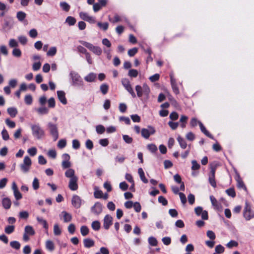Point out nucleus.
Masks as SVG:
<instances>
[{"mask_svg": "<svg viewBox=\"0 0 254 254\" xmlns=\"http://www.w3.org/2000/svg\"><path fill=\"white\" fill-rule=\"evenodd\" d=\"M71 85L75 87H81L83 85V81L80 75L75 71H71L69 73Z\"/></svg>", "mask_w": 254, "mask_h": 254, "instance_id": "obj_1", "label": "nucleus"}, {"mask_svg": "<svg viewBox=\"0 0 254 254\" xmlns=\"http://www.w3.org/2000/svg\"><path fill=\"white\" fill-rule=\"evenodd\" d=\"M31 128L32 135L37 139L42 138L45 135V132L39 125H31Z\"/></svg>", "mask_w": 254, "mask_h": 254, "instance_id": "obj_2", "label": "nucleus"}, {"mask_svg": "<svg viewBox=\"0 0 254 254\" xmlns=\"http://www.w3.org/2000/svg\"><path fill=\"white\" fill-rule=\"evenodd\" d=\"M47 127L49 129L50 134L54 138V141L58 139L59 137V131L57 125L49 122L47 124Z\"/></svg>", "mask_w": 254, "mask_h": 254, "instance_id": "obj_3", "label": "nucleus"}, {"mask_svg": "<svg viewBox=\"0 0 254 254\" xmlns=\"http://www.w3.org/2000/svg\"><path fill=\"white\" fill-rule=\"evenodd\" d=\"M243 215L247 220H250L251 219L254 217V212L251 211V206L247 201L245 203Z\"/></svg>", "mask_w": 254, "mask_h": 254, "instance_id": "obj_4", "label": "nucleus"}, {"mask_svg": "<svg viewBox=\"0 0 254 254\" xmlns=\"http://www.w3.org/2000/svg\"><path fill=\"white\" fill-rule=\"evenodd\" d=\"M122 83L125 88L129 92V93L131 95L132 98L136 97V94L134 93L131 85L130 84V81L127 78H123L122 80Z\"/></svg>", "mask_w": 254, "mask_h": 254, "instance_id": "obj_5", "label": "nucleus"}, {"mask_svg": "<svg viewBox=\"0 0 254 254\" xmlns=\"http://www.w3.org/2000/svg\"><path fill=\"white\" fill-rule=\"evenodd\" d=\"M155 129L154 127L151 126H148L147 128H143L141 130V134L143 137L147 139L150 135L155 133Z\"/></svg>", "mask_w": 254, "mask_h": 254, "instance_id": "obj_6", "label": "nucleus"}, {"mask_svg": "<svg viewBox=\"0 0 254 254\" xmlns=\"http://www.w3.org/2000/svg\"><path fill=\"white\" fill-rule=\"evenodd\" d=\"M31 165V159L28 156L24 157L23 162L20 165V169L22 171L23 173H26L29 170Z\"/></svg>", "mask_w": 254, "mask_h": 254, "instance_id": "obj_7", "label": "nucleus"}, {"mask_svg": "<svg viewBox=\"0 0 254 254\" xmlns=\"http://www.w3.org/2000/svg\"><path fill=\"white\" fill-rule=\"evenodd\" d=\"M70 177L68 187L71 190H76L78 189L77 181L78 178L76 176H66Z\"/></svg>", "mask_w": 254, "mask_h": 254, "instance_id": "obj_8", "label": "nucleus"}, {"mask_svg": "<svg viewBox=\"0 0 254 254\" xmlns=\"http://www.w3.org/2000/svg\"><path fill=\"white\" fill-rule=\"evenodd\" d=\"M194 211L197 216L201 215L203 220H206L208 219V212L206 210H203L201 206H197L195 208Z\"/></svg>", "mask_w": 254, "mask_h": 254, "instance_id": "obj_9", "label": "nucleus"}, {"mask_svg": "<svg viewBox=\"0 0 254 254\" xmlns=\"http://www.w3.org/2000/svg\"><path fill=\"white\" fill-rule=\"evenodd\" d=\"M103 210V205L99 202H96L94 205L91 207V211L95 215H98L101 213Z\"/></svg>", "mask_w": 254, "mask_h": 254, "instance_id": "obj_10", "label": "nucleus"}, {"mask_svg": "<svg viewBox=\"0 0 254 254\" xmlns=\"http://www.w3.org/2000/svg\"><path fill=\"white\" fill-rule=\"evenodd\" d=\"M71 164L69 160L63 161L62 166L63 169H68L65 172L64 175H74V170L72 169H70Z\"/></svg>", "mask_w": 254, "mask_h": 254, "instance_id": "obj_11", "label": "nucleus"}, {"mask_svg": "<svg viewBox=\"0 0 254 254\" xmlns=\"http://www.w3.org/2000/svg\"><path fill=\"white\" fill-rule=\"evenodd\" d=\"M82 200L77 195H73L71 199V203L75 208H79L81 205Z\"/></svg>", "mask_w": 254, "mask_h": 254, "instance_id": "obj_12", "label": "nucleus"}, {"mask_svg": "<svg viewBox=\"0 0 254 254\" xmlns=\"http://www.w3.org/2000/svg\"><path fill=\"white\" fill-rule=\"evenodd\" d=\"M61 219H63L64 223H68L71 221L72 215L65 211H63L59 215Z\"/></svg>", "mask_w": 254, "mask_h": 254, "instance_id": "obj_13", "label": "nucleus"}, {"mask_svg": "<svg viewBox=\"0 0 254 254\" xmlns=\"http://www.w3.org/2000/svg\"><path fill=\"white\" fill-rule=\"evenodd\" d=\"M113 218L109 215H106L104 218L103 226L106 230H108L112 224Z\"/></svg>", "mask_w": 254, "mask_h": 254, "instance_id": "obj_14", "label": "nucleus"}, {"mask_svg": "<svg viewBox=\"0 0 254 254\" xmlns=\"http://www.w3.org/2000/svg\"><path fill=\"white\" fill-rule=\"evenodd\" d=\"M12 189L13 190V193L15 198L16 200H19L22 198V194L19 191L16 183L13 182L12 184Z\"/></svg>", "mask_w": 254, "mask_h": 254, "instance_id": "obj_15", "label": "nucleus"}, {"mask_svg": "<svg viewBox=\"0 0 254 254\" xmlns=\"http://www.w3.org/2000/svg\"><path fill=\"white\" fill-rule=\"evenodd\" d=\"M57 96L59 100L64 105L67 104V100L65 97V94L63 91H58Z\"/></svg>", "mask_w": 254, "mask_h": 254, "instance_id": "obj_16", "label": "nucleus"}, {"mask_svg": "<svg viewBox=\"0 0 254 254\" xmlns=\"http://www.w3.org/2000/svg\"><path fill=\"white\" fill-rule=\"evenodd\" d=\"M13 22L12 18L9 17L7 18L4 19V23L3 25V28L4 29L8 28L10 29L13 26Z\"/></svg>", "mask_w": 254, "mask_h": 254, "instance_id": "obj_17", "label": "nucleus"}, {"mask_svg": "<svg viewBox=\"0 0 254 254\" xmlns=\"http://www.w3.org/2000/svg\"><path fill=\"white\" fill-rule=\"evenodd\" d=\"M210 199L211 202L212 203V206L214 207V209L219 210L221 208V204L218 202L217 199L215 198L213 195L210 196Z\"/></svg>", "mask_w": 254, "mask_h": 254, "instance_id": "obj_18", "label": "nucleus"}, {"mask_svg": "<svg viewBox=\"0 0 254 254\" xmlns=\"http://www.w3.org/2000/svg\"><path fill=\"white\" fill-rule=\"evenodd\" d=\"M198 124L199 126L200 129L201 131L207 137L211 138L214 139V137L213 135L206 129L205 127L203 126L202 123L201 122H198Z\"/></svg>", "mask_w": 254, "mask_h": 254, "instance_id": "obj_19", "label": "nucleus"}, {"mask_svg": "<svg viewBox=\"0 0 254 254\" xmlns=\"http://www.w3.org/2000/svg\"><path fill=\"white\" fill-rule=\"evenodd\" d=\"M220 164L217 161H213L209 164L210 173L211 175H215L216 168L219 166Z\"/></svg>", "mask_w": 254, "mask_h": 254, "instance_id": "obj_20", "label": "nucleus"}, {"mask_svg": "<svg viewBox=\"0 0 254 254\" xmlns=\"http://www.w3.org/2000/svg\"><path fill=\"white\" fill-rule=\"evenodd\" d=\"M2 205L3 207L5 209H8L11 205V200L8 197H4L2 199Z\"/></svg>", "mask_w": 254, "mask_h": 254, "instance_id": "obj_21", "label": "nucleus"}, {"mask_svg": "<svg viewBox=\"0 0 254 254\" xmlns=\"http://www.w3.org/2000/svg\"><path fill=\"white\" fill-rule=\"evenodd\" d=\"M235 179L237 183V187L240 189H244L246 190L247 188L243 181L242 179L241 178L240 176H236Z\"/></svg>", "mask_w": 254, "mask_h": 254, "instance_id": "obj_22", "label": "nucleus"}, {"mask_svg": "<svg viewBox=\"0 0 254 254\" xmlns=\"http://www.w3.org/2000/svg\"><path fill=\"white\" fill-rule=\"evenodd\" d=\"M24 233L29 236H33L35 234V232L32 226L28 225L25 226Z\"/></svg>", "mask_w": 254, "mask_h": 254, "instance_id": "obj_23", "label": "nucleus"}, {"mask_svg": "<svg viewBox=\"0 0 254 254\" xmlns=\"http://www.w3.org/2000/svg\"><path fill=\"white\" fill-rule=\"evenodd\" d=\"M84 246L85 248H89L94 245V242L91 239H85L83 240Z\"/></svg>", "mask_w": 254, "mask_h": 254, "instance_id": "obj_24", "label": "nucleus"}, {"mask_svg": "<svg viewBox=\"0 0 254 254\" xmlns=\"http://www.w3.org/2000/svg\"><path fill=\"white\" fill-rule=\"evenodd\" d=\"M177 140L182 148L185 149L187 147V144L186 141L181 136H178V137H177Z\"/></svg>", "mask_w": 254, "mask_h": 254, "instance_id": "obj_25", "label": "nucleus"}, {"mask_svg": "<svg viewBox=\"0 0 254 254\" xmlns=\"http://www.w3.org/2000/svg\"><path fill=\"white\" fill-rule=\"evenodd\" d=\"M8 114L12 118H14L17 114V110L16 108L14 107H10L8 108L7 110Z\"/></svg>", "mask_w": 254, "mask_h": 254, "instance_id": "obj_26", "label": "nucleus"}, {"mask_svg": "<svg viewBox=\"0 0 254 254\" xmlns=\"http://www.w3.org/2000/svg\"><path fill=\"white\" fill-rule=\"evenodd\" d=\"M26 14L23 11H18L16 13V18L20 22H22L26 18Z\"/></svg>", "mask_w": 254, "mask_h": 254, "instance_id": "obj_27", "label": "nucleus"}, {"mask_svg": "<svg viewBox=\"0 0 254 254\" xmlns=\"http://www.w3.org/2000/svg\"><path fill=\"white\" fill-rule=\"evenodd\" d=\"M46 248L50 252L53 251L55 249L54 243L51 240H47L46 242Z\"/></svg>", "mask_w": 254, "mask_h": 254, "instance_id": "obj_28", "label": "nucleus"}, {"mask_svg": "<svg viewBox=\"0 0 254 254\" xmlns=\"http://www.w3.org/2000/svg\"><path fill=\"white\" fill-rule=\"evenodd\" d=\"M96 75L94 73H90L84 77V79L87 82H93L95 80Z\"/></svg>", "mask_w": 254, "mask_h": 254, "instance_id": "obj_29", "label": "nucleus"}, {"mask_svg": "<svg viewBox=\"0 0 254 254\" xmlns=\"http://www.w3.org/2000/svg\"><path fill=\"white\" fill-rule=\"evenodd\" d=\"M60 5L62 9L66 12L68 11L70 9V6L66 2H61Z\"/></svg>", "mask_w": 254, "mask_h": 254, "instance_id": "obj_30", "label": "nucleus"}, {"mask_svg": "<svg viewBox=\"0 0 254 254\" xmlns=\"http://www.w3.org/2000/svg\"><path fill=\"white\" fill-rule=\"evenodd\" d=\"M100 90L103 95L106 94L109 90V86L105 83L101 85Z\"/></svg>", "mask_w": 254, "mask_h": 254, "instance_id": "obj_31", "label": "nucleus"}, {"mask_svg": "<svg viewBox=\"0 0 254 254\" xmlns=\"http://www.w3.org/2000/svg\"><path fill=\"white\" fill-rule=\"evenodd\" d=\"M10 246L12 248L18 250L20 249L21 245L18 241H13L10 242Z\"/></svg>", "mask_w": 254, "mask_h": 254, "instance_id": "obj_32", "label": "nucleus"}, {"mask_svg": "<svg viewBox=\"0 0 254 254\" xmlns=\"http://www.w3.org/2000/svg\"><path fill=\"white\" fill-rule=\"evenodd\" d=\"M76 21L75 18L70 16H67L65 20V22L67 23L69 26L74 25Z\"/></svg>", "mask_w": 254, "mask_h": 254, "instance_id": "obj_33", "label": "nucleus"}, {"mask_svg": "<svg viewBox=\"0 0 254 254\" xmlns=\"http://www.w3.org/2000/svg\"><path fill=\"white\" fill-rule=\"evenodd\" d=\"M37 220L38 222L40 223H41L43 227L46 229L47 230L48 229V225L47 224V222L46 220L43 219L42 218H40L39 217H37Z\"/></svg>", "mask_w": 254, "mask_h": 254, "instance_id": "obj_34", "label": "nucleus"}, {"mask_svg": "<svg viewBox=\"0 0 254 254\" xmlns=\"http://www.w3.org/2000/svg\"><path fill=\"white\" fill-rule=\"evenodd\" d=\"M57 53V48L56 47H52L47 53L48 56L53 57Z\"/></svg>", "mask_w": 254, "mask_h": 254, "instance_id": "obj_35", "label": "nucleus"}, {"mask_svg": "<svg viewBox=\"0 0 254 254\" xmlns=\"http://www.w3.org/2000/svg\"><path fill=\"white\" fill-rule=\"evenodd\" d=\"M37 112L40 115L47 114L49 112V110L45 107H42L37 109Z\"/></svg>", "mask_w": 254, "mask_h": 254, "instance_id": "obj_36", "label": "nucleus"}, {"mask_svg": "<svg viewBox=\"0 0 254 254\" xmlns=\"http://www.w3.org/2000/svg\"><path fill=\"white\" fill-rule=\"evenodd\" d=\"M14 226L8 225L5 227L4 232L7 234H10L14 232Z\"/></svg>", "mask_w": 254, "mask_h": 254, "instance_id": "obj_37", "label": "nucleus"}, {"mask_svg": "<svg viewBox=\"0 0 254 254\" xmlns=\"http://www.w3.org/2000/svg\"><path fill=\"white\" fill-rule=\"evenodd\" d=\"M97 25L100 29L103 30L104 31H106L108 28L109 24L108 22L102 23L98 22L97 23Z\"/></svg>", "mask_w": 254, "mask_h": 254, "instance_id": "obj_38", "label": "nucleus"}, {"mask_svg": "<svg viewBox=\"0 0 254 254\" xmlns=\"http://www.w3.org/2000/svg\"><path fill=\"white\" fill-rule=\"evenodd\" d=\"M135 90L136 91L137 96L140 98L143 95V89L141 86L137 85L135 86Z\"/></svg>", "mask_w": 254, "mask_h": 254, "instance_id": "obj_39", "label": "nucleus"}, {"mask_svg": "<svg viewBox=\"0 0 254 254\" xmlns=\"http://www.w3.org/2000/svg\"><path fill=\"white\" fill-rule=\"evenodd\" d=\"M80 232L83 236H85L89 233V229L86 226H82L80 228Z\"/></svg>", "mask_w": 254, "mask_h": 254, "instance_id": "obj_40", "label": "nucleus"}, {"mask_svg": "<svg viewBox=\"0 0 254 254\" xmlns=\"http://www.w3.org/2000/svg\"><path fill=\"white\" fill-rule=\"evenodd\" d=\"M91 227L94 230L98 231L100 228V223L98 221H94L92 223Z\"/></svg>", "mask_w": 254, "mask_h": 254, "instance_id": "obj_41", "label": "nucleus"}, {"mask_svg": "<svg viewBox=\"0 0 254 254\" xmlns=\"http://www.w3.org/2000/svg\"><path fill=\"white\" fill-rule=\"evenodd\" d=\"M148 243L151 246H156L158 244L157 239L154 237H150L148 238Z\"/></svg>", "mask_w": 254, "mask_h": 254, "instance_id": "obj_42", "label": "nucleus"}, {"mask_svg": "<svg viewBox=\"0 0 254 254\" xmlns=\"http://www.w3.org/2000/svg\"><path fill=\"white\" fill-rule=\"evenodd\" d=\"M62 233L61 230L58 224H55L54 226V233L56 236L60 235Z\"/></svg>", "mask_w": 254, "mask_h": 254, "instance_id": "obj_43", "label": "nucleus"}, {"mask_svg": "<svg viewBox=\"0 0 254 254\" xmlns=\"http://www.w3.org/2000/svg\"><path fill=\"white\" fill-rule=\"evenodd\" d=\"M105 128L103 125H98L96 127V131L98 134H102L105 132Z\"/></svg>", "mask_w": 254, "mask_h": 254, "instance_id": "obj_44", "label": "nucleus"}, {"mask_svg": "<svg viewBox=\"0 0 254 254\" xmlns=\"http://www.w3.org/2000/svg\"><path fill=\"white\" fill-rule=\"evenodd\" d=\"M138 71L136 69H129L128 73V75L130 77H136L137 76Z\"/></svg>", "mask_w": 254, "mask_h": 254, "instance_id": "obj_45", "label": "nucleus"}, {"mask_svg": "<svg viewBox=\"0 0 254 254\" xmlns=\"http://www.w3.org/2000/svg\"><path fill=\"white\" fill-rule=\"evenodd\" d=\"M224 247L221 245H218L215 247V253L216 254H222L224 252Z\"/></svg>", "mask_w": 254, "mask_h": 254, "instance_id": "obj_46", "label": "nucleus"}, {"mask_svg": "<svg viewBox=\"0 0 254 254\" xmlns=\"http://www.w3.org/2000/svg\"><path fill=\"white\" fill-rule=\"evenodd\" d=\"M1 135L4 140H7L9 139L8 133L5 128H3L1 131Z\"/></svg>", "mask_w": 254, "mask_h": 254, "instance_id": "obj_47", "label": "nucleus"}, {"mask_svg": "<svg viewBox=\"0 0 254 254\" xmlns=\"http://www.w3.org/2000/svg\"><path fill=\"white\" fill-rule=\"evenodd\" d=\"M208 180L211 186L214 188H215L216 187V183L215 181V176H209Z\"/></svg>", "mask_w": 254, "mask_h": 254, "instance_id": "obj_48", "label": "nucleus"}, {"mask_svg": "<svg viewBox=\"0 0 254 254\" xmlns=\"http://www.w3.org/2000/svg\"><path fill=\"white\" fill-rule=\"evenodd\" d=\"M147 148L152 153H155L157 150V147L154 144L147 145Z\"/></svg>", "mask_w": 254, "mask_h": 254, "instance_id": "obj_49", "label": "nucleus"}, {"mask_svg": "<svg viewBox=\"0 0 254 254\" xmlns=\"http://www.w3.org/2000/svg\"><path fill=\"white\" fill-rule=\"evenodd\" d=\"M66 141L64 139H60L58 143V146L59 148L62 149L65 147Z\"/></svg>", "mask_w": 254, "mask_h": 254, "instance_id": "obj_50", "label": "nucleus"}, {"mask_svg": "<svg viewBox=\"0 0 254 254\" xmlns=\"http://www.w3.org/2000/svg\"><path fill=\"white\" fill-rule=\"evenodd\" d=\"M32 97L30 95H27L25 96L24 98L25 103L28 105H31L32 103Z\"/></svg>", "mask_w": 254, "mask_h": 254, "instance_id": "obj_51", "label": "nucleus"}, {"mask_svg": "<svg viewBox=\"0 0 254 254\" xmlns=\"http://www.w3.org/2000/svg\"><path fill=\"white\" fill-rule=\"evenodd\" d=\"M227 194L232 197H234L236 196V193L233 188H230L226 190Z\"/></svg>", "mask_w": 254, "mask_h": 254, "instance_id": "obj_52", "label": "nucleus"}, {"mask_svg": "<svg viewBox=\"0 0 254 254\" xmlns=\"http://www.w3.org/2000/svg\"><path fill=\"white\" fill-rule=\"evenodd\" d=\"M103 193L101 190H95L94 192V196L96 198H101L102 197Z\"/></svg>", "mask_w": 254, "mask_h": 254, "instance_id": "obj_53", "label": "nucleus"}, {"mask_svg": "<svg viewBox=\"0 0 254 254\" xmlns=\"http://www.w3.org/2000/svg\"><path fill=\"white\" fill-rule=\"evenodd\" d=\"M123 138L127 143L130 144L132 142L133 139L128 135H123Z\"/></svg>", "mask_w": 254, "mask_h": 254, "instance_id": "obj_54", "label": "nucleus"}, {"mask_svg": "<svg viewBox=\"0 0 254 254\" xmlns=\"http://www.w3.org/2000/svg\"><path fill=\"white\" fill-rule=\"evenodd\" d=\"M5 124L7 126H8L10 128H14L15 127V123L13 121L10 120L9 119H6L5 120Z\"/></svg>", "mask_w": 254, "mask_h": 254, "instance_id": "obj_55", "label": "nucleus"}, {"mask_svg": "<svg viewBox=\"0 0 254 254\" xmlns=\"http://www.w3.org/2000/svg\"><path fill=\"white\" fill-rule=\"evenodd\" d=\"M158 202L164 206H166L168 204L167 200L163 196H159L158 197Z\"/></svg>", "mask_w": 254, "mask_h": 254, "instance_id": "obj_56", "label": "nucleus"}, {"mask_svg": "<svg viewBox=\"0 0 254 254\" xmlns=\"http://www.w3.org/2000/svg\"><path fill=\"white\" fill-rule=\"evenodd\" d=\"M32 187L34 190H37L39 188V180L37 178H35L33 183H32Z\"/></svg>", "mask_w": 254, "mask_h": 254, "instance_id": "obj_57", "label": "nucleus"}, {"mask_svg": "<svg viewBox=\"0 0 254 254\" xmlns=\"http://www.w3.org/2000/svg\"><path fill=\"white\" fill-rule=\"evenodd\" d=\"M19 42L23 45H25L27 42V39L26 36H20L18 37Z\"/></svg>", "mask_w": 254, "mask_h": 254, "instance_id": "obj_58", "label": "nucleus"}, {"mask_svg": "<svg viewBox=\"0 0 254 254\" xmlns=\"http://www.w3.org/2000/svg\"><path fill=\"white\" fill-rule=\"evenodd\" d=\"M162 241L165 245L168 246L171 243V239L169 237H165L162 239Z\"/></svg>", "mask_w": 254, "mask_h": 254, "instance_id": "obj_59", "label": "nucleus"}, {"mask_svg": "<svg viewBox=\"0 0 254 254\" xmlns=\"http://www.w3.org/2000/svg\"><path fill=\"white\" fill-rule=\"evenodd\" d=\"M159 77L160 75L158 73H156L150 76L149 79L152 82H154L158 81L159 79Z\"/></svg>", "mask_w": 254, "mask_h": 254, "instance_id": "obj_60", "label": "nucleus"}, {"mask_svg": "<svg viewBox=\"0 0 254 254\" xmlns=\"http://www.w3.org/2000/svg\"><path fill=\"white\" fill-rule=\"evenodd\" d=\"M137 51L138 49L137 48H132L128 51V55L130 57H133L137 53Z\"/></svg>", "mask_w": 254, "mask_h": 254, "instance_id": "obj_61", "label": "nucleus"}, {"mask_svg": "<svg viewBox=\"0 0 254 254\" xmlns=\"http://www.w3.org/2000/svg\"><path fill=\"white\" fill-rule=\"evenodd\" d=\"M48 106L49 108H53L55 107V100L53 97L50 98L48 100Z\"/></svg>", "mask_w": 254, "mask_h": 254, "instance_id": "obj_62", "label": "nucleus"}, {"mask_svg": "<svg viewBox=\"0 0 254 254\" xmlns=\"http://www.w3.org/2000/svg\"><path fill=\"white\" fill-rule=\"evenodd\" d=\"M168 125L173 130H175L179 126V123L169 121L168 122Z\"/></svg>", "mask_w": 254, "mask_h": 254, "instance_id": "obj_63", "label": "nucleus"}, {"mask_svg": "<svg viewBox=\"0 0 254 254\" xmlns=\"http://www.w3.org/2000/svg\"><path fill=\"white\" fill-rule=\"evenodd\" d=\"M12 55L16 57H20L21 56V52L19 49L15 48L12 51Z\"/></svg>", "mask_w": 254, "mask_h": 254, "instance_id": "obj_64", "label": "nucleus"}]
</instances>
